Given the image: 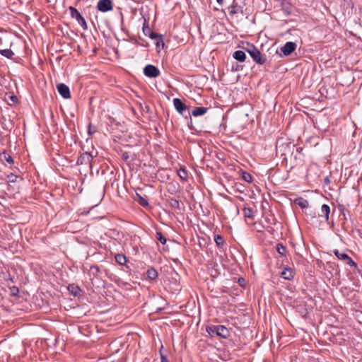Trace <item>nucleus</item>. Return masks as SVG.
Listing matches in <instances>:
<instances>
[{
  "label": "nucleus",
  "instance_id": "nucleus-1",
  "mask_svg": "<svg viewBox=\"0 0 362 362\" xmlns=\"http://www.w3.org/2000/svg\"><path fill=\"white\" fill-rule=\"evenodd\" d=\"M245 49L257 64L262 65L265 63L267 60L265 54H262L252 44L247 43Z\"/></svg>",
  "mask_w": 362,
  "mask_h": 362
},
{
  "label": "nucleus",
  "instance_id": "nucleus-2",
  "mask_svg": "<svg viewBox=\"0 0 362 362\" xmlns=\"http://www.w3.org/2000/svg\"><path fill=\"white\" fill-rule=\"evenodd\" d=\"M206 330L211 336L216 335L224 339L228 338L230 334L228 329L223 325L207 326Z\"/></svg>",
  "mask_w": 362,
  "mask_h": 362
},
{
  "label": "nucleus",
  "instance_id": "nucleus-3",
  "mask_svg": "<svg viewBox=\"0 0 362 362\" xmlns=\"http://www.w3.org/2000/svg\"><path fill=\"white\" fill-rule=\"evenodd\" d=\"M173 105L180 115L185 117L190 115L189 107L180 98H174Z\"/></svg>",
  "mask_w": 362,
  "mask_h": 362
},
{
  "label": "nucleus",
  "instance_id": "nucleus-4",
  "mask_svg": "<svg viewBox=\"0 0 362 362\" xmlns=\"http://www.w3.org/2000/svg\"><path fill=\"white\" fill-rule=\"evenodd\" d=\"M69 10L71 16L78 21V24L83 28V30H87L88 25L86 21L84 19V18L81 16V14L79 13V11L72 6L69 7Z\"/></svg>",
  "mask_w": 362,
  "mask_h": 362
},
{
  "label": "nucleus",
  "instance_id": "nucleus-5",
  "mask_svg": "<svg viewBox=\"0 0 362 362\" xmlns=\"http://www.w3.org/2000/svg\"><path fill=\"white\" fill-rule=\"evenodd\" d=\"M144 74L147 77L156 78L160 75V72L154 65L148 64L144 69Z\"/></svg>",
  "mask_w": 362,
  "mask_h": 362
},
{
  "label": "nucleus",
  "instance_id": "nucleus-6",
  "mask_svg": "<svg viewBox=\"0 0 362 362\" xmlns=\"http://www.w3.org/2000/svg\"><path fill=\"white\" fill-rule=\"evenodd\" d=\"M97 8L103 13L110 11L113 8L112 2L111 0H99Z\"/></svg>",
  "mask_w": 362,
  "mask_h": 362
},
{
  "label": "nucleus",
  "instance_id": "nucleus-7",
  "mask_svg": "<svg viewBox=\"0 0 362 362\" xmlns=\"http://www.w3.org/2000/svg\"><path fill=\"white\" fill-rule=\"evenodd\" d=\"M334 253L339 259L345 261L350 266L356 267V263L347 254L341 252L338 250H335Z\"/></svg>",
  "mask_w": 362,
  "mask_h": 362
},
{
  "label": "nucleus",
  "instance_id": "nucleus-8",
  "mask_svg": "<svg viewBox=\"0 0 362 362\" xmlns=\"http://www.w3.org/2000/svg\"><path fill=\"white\" fill-rule=\"evenodd\" d=\"M59 93L65 99L71 98L70 90L68 86L64 83H59L57 86Z\"/></svg>",
  "mask_w": 362,
  "mask_h": 362
},
{
  "label": "nucleus",
  "instance_id": "nucleus-9",
  "mask_svg": "<svg viewBox=\"0 0 362 362\" xmlns=\"http://www.w3.org/2000/svg\"><path fill=\"white\" fill-rule=\"evenodd\" d=\"M296 49V44L293 42H286L281 48V50L285 56L290 55Z\"/></svg>",
  "mask_w": 362,
  "mask_h": 362
},
{
  "label": "nucleus",
  "instance_id": "nucleus-10",
  "mask_svg": "<svg viewBox=\"0 0 362 362\" xmlns=\"http://www.w3.org/2000/svg\"><path fill=\"white\" fill-rule=\"evenodd\" d=\"M93 156L90 153L85 152L82 153L77 159L76 164L78 165H86L90 163Z\"/></svg>",
  "mask_w": 362,
  "mask_h": 362
},
{
  "label": "nucleus",
  "instance_id": "nucleus-11",
  "mask_svg": "<svg viewBox=\"0 0 362 362\" xmlns=\"http://www.w3.org/2000/svg\"><path fill=\"white\" fill-rule=\"evenodd\" d=\"M281 6L285 13H286L287 15H290L291 13V4L288 0H281Z\"/></svg>",
  "mask_w": 362,
  "mask_h": 362
},
{
  "label": "nucleus",
  "instance_id": "nucleus-12",
  "mask_svg": "<svg viewBox=\"0 0 362 362\" xmlns=\"http://www.w3.org/2000/svg\"><path fill=\"white\" fill-rule=\"evenodd\" d=\"M233 57L235 59H236L237 61H239L240 62H245V59H246V54H245V52L242 51V50L235 51L233 53Z\"/></svg>",
  "mask_w": 362,
  "mask_h": 362
},
{
  "label": "nucleus",
  "instance_id": "nucleus-13",
  "mask_svg": "<svg viewBox=\"0 0 362 362\" xmlns=\"http://www.w3.org/2000/svg\"><path fill=\"white\" fill-rule=\"evenodd\" d=\"M208 110V108L207 107H195L192 112V115L194 116V117H198V116H201V115H204Z\"/></svg>",
  "mask_w": 362,
  "mask_h": 362
},
{
  "label": "nucleus",
  "instance_id": "nucleus-14",
  "mask_svg": "<svg viewBox=\"0 0 362 362\" xmlns=\"http://www.w3.org/2000/svg\"><path fill=\"white\" fill-rule=\"evenodd\" d=\"M281 277L286 280H291L293 278V272L291 268H285L281 274Z\"/></svg>",
  "mask_w": 362,
  "mask_h": 362
},
{
  "label": "nucleus",
  "instance_id": "nucleus-15",
  "mask_svg": "<svg viewBox=\"0 0 362 362\" xmlns=\"http://www.w3.org/2000/svg\"><path fill=\"white\" fill-rule=\"evenodd\" d=\"M330 213V208L327 204H323L321 206V214L320 216L325 217V220L327 221L329 219V214Z\"/></svg>",
  "mask_w": 362,
  "mask_h": 362
},
{
  "label": "nucleus",
  "instance_id": "nucleus-16",
  "mask_svg": "<svg viewBox=\"0 0 362 362\" xmlns=\"http://www.w3.org/2000/svg\"><path fill=\"white\" fill-rule=\"evenodd\" d=\"M134 200L143 207H147L149 205L148 201L138 193H136Z\"/></svg>",
  "mask_w": 362,
  "mask_h": 362
},
{
  "label": "nucleus",
  "instance_id": "nucleus-17",
  "mask_svg": "<svg viewBox=\"0 0 362 362\" xmlns=\"http://www.w3.org/2000/svg\"><path fill=\"white\" fill-rule=\"evenodd\" d=\"M146 276L151 280H154L158 277V272L153 267L146 271Z\"/></svg>",
  "mask_w": 362,
  "mask_h": 362
},
{
  "label": "nucleus",
  "instance_id": "nucleus-18",
  "mask_svg": "<svg viewBox=\"0 0 362 362\" xmlns=\"http://www.w3.org/2000/svg\"><path fill=\"white\" fill-rule=\"evenodd\" d=\"M295 203L298 205L300 208L305 209L307 208L309 205V203L307 199H305L302 197L298 198L295 199Z\"/></svg>",
  "mask_w": 362,
  "mask_h": 362
},
{
  "label": "nucleus",
  "instance_id": "nucleus-19",
  "mask_svg": "<svg viewBox=\"0 0 362 362\" xmlns=\"http://www.w3.org/2000/svg\"><path fill=\"white\" fill-rule=\"evenodd\" d=\"M115 261L120 265H124L127 263V257L122 254H117L115 257Z\"/></svg>",
  "mask_w": 362,
  "mask_h": 362
},
{
  "label": "nucleus",
  "instance_id": "nucleus-20",
  "mask_svg": "<svg viewBox=\"0 0 362 362\" xmlns=\"http://www.w3.org/2000/svg\"><path fill=\"white\" fill-rule=\"evenodd\" d=\"M0 54L8 59H11L14 54L13 52L10 49H0Z\"/></svg>",
  "mask_w": 362,
  "mask_h": 362
},
{
  "label": "nucleus",
  "instance_id": "nucleus-21",
  "mask_svg": "<svg viewBox=\"0 0 362 362\" xmlns=\"http://www.w3.org/2000/svg\"><path fill=\"white\" fill-rule=\"evenodd\" d=\"M214 241H215L216 245L219 247H223L225 245V241H224L223 237L220 235H216L214 236Z\"/></svg>",
  "mask_w": 362,
  "mask_h": 362
},
{
  "label": "nucleus",
  "instance_id": "nucleus-22",
  "mask_svg": "<svg viewBox=\"0 0 362 362\" xmlns=\"http://www.w3.org/2000/svg\"><path fill=\"white\" fill-rule=\"evenodd\" d=\"M168 202H169L170 206L172 208L177 209H179V210L180 209V202L177 199H176L175 198H170L168 200Z\"/></svg>",
  "mask_w": 362,
  "mask_h": 362
},
{
  "label": "nucleus",
  "instance_id": "nucleus-23",
  "mask_svg": "<svg viewBox=\"0 0 362 362\" xmlns=\"http://www.w3.org/2000/svg\"><path fill=\"white\" fill-rule=\"evenodd\" d=\"M242 178H243V180H245V182H247L248 183H250V182H252V175L250 173H247L245 171H243L242 173Z\"/></svg>",
  "mask_w": 362,
  "mask_h": 362
},
{
  "label": "nucleus",
  "instance_id": "nucleus-24",
  "mask_svg": "<svg viewBox=\"0 0 362 362\" xmlns=\"http://www.w3.org/2000/svg\"><path fill=\"white\" fill-rule=\"evenodd\" d=\"M143 33L146 36H148V35L152 32L151 29L150 28L148 23L145 21L144 25H143Z\"/></svg>",
  "mask_w": 362,
  "mask_h": 362
},
{
  "label": "nucleus",
  "instance_id": "nucleus-25",
  "mask_svg": "<svg viewBox=\"0 0 362 362\" xmlns=\"http://www.w3.org/2000/svg\"><path fill=\"white\" fill-rule=\"evenodd\" d=\"M243 211L245 217L253 218V211L251 208H244Z\"/></svg>",
  "mask_w": 362,
  "mask_h": 362
},
{
  "label": "nucleus",
  "instance_id": "nucleus-26",
  "mask_svg": "<svg viewBox=\"0 0 362 362\" xmlns=\"http://www.w3.org/2000/svg\"><path fill=\"white\" fill-rule=\"evenodd\" d=\"M276 250L282 256L286 255V248L282 244H277Z\"/></svg>",
  "mask_w": 362,
  "mask_h": 362
},
{
  "label": "nucleus",
  "instance_id": "nucleus-27",
  "mask_svg": "<svg viewBox=\"0 0 362 362\" xmlns=\"http://www.w3.org/2000/svg\"><path fill=\"white\" fill-rule=\"evenodd\" d=\"M178 175L182 180H186L187 178V172L185 168H180L178 170Z\"/></svg>",
  "mask_w": 362,
  "mask_h": 362
},
{
  "label": "nucleus",
  "instance_id": "nucleus-28",
  "mask_svg": "<svg viewBox=\"0 0 362 362\" xmlns=\"http://www.w3.org/2000/svg\"><path fill=\"white\" fill-rule=\"evenodd\" d=\"M156 238L160 242L161 244L165 245L167 242L166 238H165L161 232L156 233Z\"/></svg>",
  "mask_w": 362,
  "mask_h": 362
},
{
  "label": "nucleus",
  "instance_id": "nucleus-29",
  "mask_svg": "<svg viewBox=\"0 0 362 362\" xmlns=\"http://www.w3.org/2000/svg\"><path fill=\"white\" fill-rule=\"evenodd\" d=\"M2 156L4 158V159L8 162L9 164H13V158L8 153H6V152H4L2 153Z\"/></svg>",
  "mask_w": 362,
  "mask_h": 362
},
{
  "label": "nucleus",
  "instance_id": "nucleus-30",
  "mask_svg": "<svg viewBox=\"0 0 362 362\" xmlns=\"http://www.w3.org/2000/svg\"><path fill=\"white\" fill-rule=\"evenodd\" d=\"M156 46L157 49H163L164 47V42L162 39V36L159 37V38L156 40Z\"/></svg>",
  "mask_w": 362,
  "mask_h": 362
},
{
  "label": "nucleus",
  "instance_id": "nucleus-31",
  "mask_svg": "<svg viewBox=\"0 0 362 362\" xmlns=\"http://www.w3.org/2000/svg\"><path fill=\"white\" fill-rule=\"evenodd\" d=\"M162 35H159L158 33H156L154 32H151V33L148 35V37L153 40H157L159 38V37H161Z\"/></svg>",
  "mask_w": 362,
  "mask_h": 362
},
{
  "label": "nucleus",
  "instance_id": "nucleus-32",
  "mask_svg": "<svg viewBox=\"0 0 362 362\" xmlns=\"http://www.w3.org/2000/svg\"><path fill=\"white\" fill-rule=\"evenodd\" d=\"M229 9H230V13L231 15H234L237 13L236 11V6L235 5H231L230 7H229Z\"/></svg>",
  "mask_w": 362,
  "mask_h": 362
},
{
  "label": "nucleus",
  "instance_id": "nucleus-33",
  "mask_svg": "<svg viewBox=\"0 0 362 362\" xmlns=\"http://www.w3.org/2000/svg\"><path fill=\"white\" fill-rule=\"evenodd\" d=\"M90 271L93 275H97V274L98 272V269L96 267H90Z\"/></svg>",
  "mask_w": 362,
  "mask_h": 362
},
{
  "label": "nucleus",
  "instance_id": "nucleus-34",
  "mask_svg": "<svg viewBox=\"0 0 362 362\" xmlns=\"http://www.w3.org/2000/svg\"><path fill=\"white\" fill-rule=\"evenodd\" d=\"M8 177L9 178L11 182H15L17 177L13 174H11L10 175L8 176Z\"/></svg>",
  "mask_w": 362,
  "mask_h": 362
},
{
  "label": "nucleus",
  "instance_id": "nucleus-35",
  "mask_svg": "<svg viewBox=\"0 0 362 362\" xmlns=\"http://www.w3.org/2000/svg\"><path fill=\"white\" fill-rule=\"evenodd\" d=\"M161 362H169V361L165 356L161 355Z\"/></svg>",
  "mask_w": 362,
  "mask_h": 362
},
{
  "label": "nucleus",
  "instance_id": "nucleus-36",
  "mask_svg": "<svg viewBox=\"0 0 362 362\" xmlns=\"http://www.w3.org/2000/svg\"><path fill=\"white\" fill-rule=\"evenodd\" d=\"M245 281V279L243 278H240L238 279V283L240 286H243V283Z\"/></svg>",
  "mask_w": 362,
  "mask_h": 362
},
{
  "label": "nucleus",
  "instance_id": "nucleus-37",
  "mask_svg": "<svg viewBox=\"0 0 362 362\" xmlns=\"http://www.w3.org/2000/svg\"><path fill=\"white\" fill-rule=\"evenodd\" d=\"M122 157L124 160H127L129 158V156L127 154V153H124L122 154Z\"/></svg>",
  "mask_w": 362,
  "mask_h": 362
},
{
  "label": "nucleus",
  "instance_id": "nucleus-38",
  "mask_svg": "<svg viewBox=\"0 0 362 362\" xmlns=\"http://www.w3.org/2000/svg\"><path fill=\"white\" fill-rule=\"evenodd\" d=\"M74 289H78V287L74 288V286H72L71 292L74 293V294L76 295V291H74Z\"/></svg>",
  "mask_w": 362,
  "mask_h": 362
},
{
  "label": "nucleus",
  "instance_id": "nucleus-39",
  "mask_svg": "<svg viewBox=\"0 0 362 362\" xmlns=\"http://www.w3.org/2000/svg\"><path fill=\"white\" fill-rule=\"evenodd\" d=\"M217 2L220 4V5H222L223 4V1L224 0H216Z\"/></svg>",
  "mask_w": 362,
  "mask_h": 362
},
{
  "label": "nucleus",
  "instance_id": "nucleus-40",
  "mask_svg": "<svg viewBox=\"0 0 362 362\" xmlns=\"http://www.w3.org/2000/svg\"><path fill=\"white\" fill-rule=\"evenodd\" d=\"M88 134H92V129H90V125H89V127H88Z\"/></svg>",
  "mask_w": 362,
  "mask_h": 362
},
{
  "label": "nucleus",
  "instance_id": "nucleus-41",
  "mask_svg": "<svg viewBox=\"0 0 362 362\" xmlns=\"http://www.w3.org/2000/svg\"><path fill=\"white\" fill-rule=\"evenodd\" d=\"M3 43V39L1 37H0V46L2 45Z\"/></svg>",
  "mask_w": 362,
  "mask_h": 362
},
{
  "label": "nucleus",
  "instance_id": "nucleus-42",
  "mask_svg": "<svg viewBox=\"0 0 362 362\" xmlns=\"http://www.w3.org/2000/svg\"><path fill=\"white\" fill-rule=\"evenodd\" d=\"M11 98H12V100H17V98L16 96H13Z\"/></svg>",
  "mask_w": 362,
  "mask_h": 362
},
{
  "label": "nucleus",
  "instance_id": "nucleus-43",
  "mask_svg": "<svg viewBox=\"0 0 362 362\" xmlns=\"http://www.w3.org/2000/svg\"><path fill=\"white\" fill-rule=\"evenodd\" d=\"M325 180V182H329V181L328 177H326Z\"/></svg>",
  "mask_w": 362,
  "mask_h": 362
}]
</instances>
